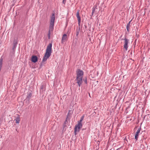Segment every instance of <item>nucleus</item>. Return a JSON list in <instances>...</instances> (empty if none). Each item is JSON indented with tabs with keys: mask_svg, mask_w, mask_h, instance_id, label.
I'll list each match as a JSON object with an SVG mask.
<instances>
[{
	"mask_svg": "<svg viewBox=\"0 0 150 150\" xmlns=\"http://www.w3.org/2000/svg\"><path fill=\"white\" fill-rule=\"evenodd\" d=\"M82 127V124H78L75 126L74 129V133L75 135L76 134L77 132H79V131L80 129H81Z\"/></svg>",
	"mask_w": 150,
	"mask_h": 150,
	"instance_id": "obj_4",
	"label": "nucleus"
},
{
	"mask_svg": "<svg viewBox=\"0 0 150 150\" xmlns=\"http://www.w3.org/2000/svg\"><path fill=\"white\" fill-rule=\"evenodd\" d=\"M67 38V35L66 34H64L62 38V42L63 43L64 42H65Z\"/></svg>",
	"mask_w": 150,
	"mask_h": 150,
	"instance_id": "obj_8",
	"label": "nucleus"
},
{
	"mask_svg": "<svg viewBox=\"0 0 150 150\" xmlns=\"http://www.w3.org/2000/svg\"><path fill=\"white\" fill-rule=\"evenodd\" d=\"M76 35L78 36L79 34V30H76Z\"/></svg>",
	"mask_w": 150,
	"mask_h": 150,
	"instance_id": "obj_16",
	"label": "nucleus"
},
{
	"mask_svg": "<svg viewBox=\"0 0 150 150\" xmlns=\"http://www.w3.org/2000/svg\"><path fill=\"white\" fill-rule=\"evenodd\" d=\"M38 58L36 56H33L31 58V61L35 63L37 61Z\"/></svg>",
	"mask_w": 150,
	"mask_h": 150,
	"instance_id": "obj_7",
	"label": "nucleus"
},
{
	"mask_svg": "<svg viewBox=\"0 0 150 150\" xmlns=\"http://www.w3.org/2000/svg\"><path fill=\"white\" fill-rule=\"evenodd\" d=\"M140 128H139L138 129L135 134V139H136V140H137V139H138V136H139V134L140 133Z\"/></svg>",
	"mask_w": 150,
	"mask_h": 150,
	"instance_id": "obj_6",
	"label": "nucleus"
},
{
	"mask_svg": "<svg viewBox=\"0 0 150 150\" xmlns=\"http://www.w3.org/2000/svg\"><path fill=\"white\" fill-rule=\"evenodd\" d=\"M72 112L73 111L72 110H69L68 113V114L67 115V118L68 117H69L71 115Z\"/></svg>",
	"mask_w": 150,
	"mask_h": 150,
	"instance_id": "obj_11",
	"label": "nucleus"
},
{
	"mask_svg": "<svg viewBox=\"0 0 150 150\" xmlns=\"http://www.w3.org/2000/svg\"><path fill=\"white\" fill-rule=\"evenodd\" d=\"M79 16V11H78L76 13V16Z\"/></svg>",
	"mask_w": 150,
	"mask_h": 150,
	"instance_id": "obj_22",
	"label": "nucleus"
},
{
	"mask_svg": "<svg viewBox=\"0 0 150 150\" xmlns=\"http://www.w3.org/2000/svg\"><path fill=\"white\" fill-rule=\"evenodd\" d=\"M66 2V0H63L62 3L64 4H65Z\"/></svg>",
	"mask_w": 150,
	"mask_h": 150,
	"instance_id": "obj_23",
	"label": "nucleus"
},
{
	"mask_svg": "<svg viewBox=\"0 0 150 150\" xmlns=\"http://www.w3.org/2000/svg\"><path fill=\"white\" fill-rule=\"evenodd\" d=\"M83 81H84V82L85 83H86V84L87 83V80L86 78L85 79H84Z\"/></svg>",
	"mask_w": 150,
	"mask_h": 150,
	"instance_id": "obj_17",
	"label": "nucleus"
},
{
	"mask_svg": "<svg viewBox=\"0 0 150 150\" xmlns=\"http://www.w3.org/2000/svg\"><path fill=\"white\" fill-rule=\"evenodd\" d=\"M32 96V94L30 92H29L28 93L27 96V98L28 100H29Z\"/></svg>",
	"mask_w": 150,
	"mask_h": 150,
	"instance_id": "obj_10",
	"label": "nucleus"
},
{
	"mask_svg": "<svg viewBox=\"0 0 150 150\" xmlns=\"http://www.w3.org/2000/svg\"><path fill=\"white\" fill-rule=\"evenodd\" d=\"M50 18V27L48 34V35L49 38H50V34L53 31L54 29V22L55 20V15L54 13L52 14V16H51Z\"/></svg>",
	"mask_w": 150,
	"mask_h": 150,
	"instance_id": "obj_3",
	"label": "nucleus"
},
{
	"mask_svg": "<svg viewBox=\"0 0 150 150\" xmlns=\"http://www.w3.org/2000/svg\"><path fill=\"white\" fill-rule=\"evenodd\" d=\"M131 21H130L127 24H129L130 25V23Z\"/></svg>",
	"mask_w": 150,
	"mask_h": 150,
	"instance_id": "obj_25",
	"label": "nucleus"
},
{
	"mask_svg": "<svg viewBox=\"0 0 150 150\" xmlns=\"http://www.w3.org/2000/svg\"><path fill=\"white\" fill-rule=\"evenodd\" d=\"M16 122H15L16 123H18L20 122V119L19 117H17L16 119L15 120Z\"/></svg>",
	"mask_w": 150,
	"mask_h": 150,
	"instance_id": "obj_12",
	"label": "nucleus"
},
{
	"mask_svg": "<svg viewBox=\"0 0 150 150\" xmlns=\"http://www.w3.org/2000/svg\"><path fill=\"white\" fill-rule=\"evenodd\" d=\"M94 13H93V12H92V16H93V14H94Z\"/></svg>",
	"mask_w": 150,
	"mask_h": 150,
	"instance_id": "obj_26",
	"label": "nucleus"
},
{
	"mask_svg": "<svg viewBox=\"0 0 150 150\" xmlns=\"http://www.w3.org/2000/svg\"><path fill=\"white\" fill-rule=\"evenodd\" d=\"M41 88L42 89L43 88V86H42L41 87Z\"/></svg>",
	"mask_w": 150,
	"mask_h": 150,
	"instance_id": "obj_24",
	"label": "nucleus"
},
{
	"mask_svg": "<svg viewBox=\"0 0 150 150\" xmlns=\"http://www.w3.org/2000/svg\"><path fill=\"white\" fill-rule=\"evenodd\" d=\"M129 27H130V25L129 24H127L126 28H127V30L128 31H129Z\"/></svg>",
	"mask_w": 150,
	"mask_h": 150,
	"instance_id": "obj_13",
	"label": "nucleus"
},
{
	"mask_svg": "<svg viewBox=\"0 0 150 150\" xmlns=\"http://www.w3.org/2000/svg\"><path fill=\"white\" fill-rule=\"evenodd\" d=\"M83 118H84V116H82L81 118V119L80 120H83Z\"/></svg>",
	"mask_w": 150,
	"mask_h": 150,
	"instance_id": "obj_21",
	"label": "nucleus"
},
{
	"mask_svg": "<svg viewBox=\"0 0 150 150\" xmlns=\"http://www.w3.org/2000/svg\"><path fill=\"white\" fill-rule=\"evenodd\" d=\"M83 118H84V116H82L81 118V119L80 120H83Z\"/></svg>",
	"mask_w": 150,
	"mask_h": 150,
	"instance_id": "obj_20",
	"label": "nucleus"
},
{
	"mask_svg": "<svg viewBox=\"0 0 150 150\" xmlns=\"http://www.w3.org/2000/svg\"><path fill=\"white\" fill-rule=\"evenodd\" d=\"M96 7H93V8L92 12L93 13H95L96 11Z\"/></svg>",
	"mask_w": 150,
	"mask_h": 150,
	"instance_id": "obj_15",
	"label": "nucleus"
},
{
	"mask_svg": "<svg viewBox=\"0 0 150 150\" xmlns=\"http://www.w3.org/2000/svg\"><path fill=\"white\" fill-rule=\"evenodd\" d=\"M84 73L83 71L80 69H78L76 71V81L79 86H80L83 82L82 78Z\"/></svg>",
	"mask_w": 150,
	"mask_h": 150,
	"instance_id": "obj_1",
	"label": "nucleus"
},
{
	"mask_svg": "<svg viewBox=\"0 0 150 150\" xmlns=\"http://www.w3.org/2000/svg\"><path fill=\"white\" fill-rule=\"evenodd\" d=\"M124 48L125 49V50L127 51L128 50V43L129 42V40L127 38H125L124 39Z\"/></svg>",
	"mask_w": 150,
	"mask_h": 150,
	"instance_id": "obj_5",
	"label": "nucleus"
},
{
	"mask_svg": "<svg viewBox=\"0 0 150 150\" xmlns=\"http://www.w3.org/2000/svg\"><path fill=\"white\" fill-rule=\"evenodd\" d=\"M81 21H78V24L79 26H80Z\"/></svg>",
	"mask_w": 150,
	"mask_h": 150,
	"instance_id": "obj_19",
	"label": "nucleus"
},
{
	"mask_svg": "<svg viewBox=\"0 0 150 150\" xmlns=\"http://www.w3.org/2000/svg\"><path fill=\"white\" fill-rule=\"evenodd\" d=\"M82 120H80V121L79 122L78 124H82Z\"/></svg>",
	"mask_w": 150,
	"mask_h": 150,
	"instance_id": "obj_18",
	"label": "nucleus"
},
{
	"mask_svg": "<svg viewBox=\"0 0 150 150\" xmlns=\"http://www.w3.org/2000/svg\"><path fill=\"white\" fill-rule=\"evenodd\" d=\"M17 41H14V42H13V50H14L15 49H16V46H17Z\"/></svg>",
	"mask_w": 150,
	"mask_h": 150,
	"instance_id": "obj_9",
	"label": "nucleus"
},
{
	"mask_svg": "<svg viewBox=\"0 0 150 150\" xmlns=\"http://www.w3.org/2000/svg\"><path fill=\"white\" fill-rule=\"evenodd\" d=\"M52 44L50 43L47 46L46 52L42 59V62L46 61L51 55L52 52Z\"/></svg>",
	"mask_w": 150,
	"mask_h": 150,
	"instance_id": "obj_2",
	"label": "nucleus"
},
{
	"mask_svg": "<svg viewBox=\"0 0 150 150\" xmlns=\"http://www.w3.org/2000/svg\"><path fill=\"white\" fill-rule=\"evenodd\" d=\"M77 18L78 21H81V18L80 16H77Z\"/></svg>",
	"mask_w": 150,
	"mask_h": 150,
	"instance_id": "obj_14",
	"label": "nucleus"
}]
</instances>
